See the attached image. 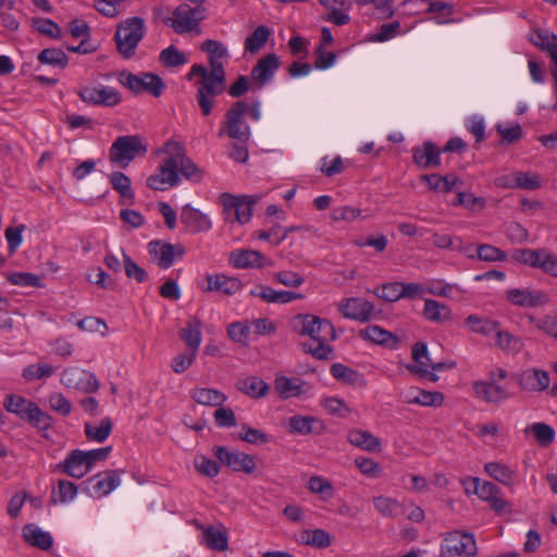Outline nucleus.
Wrapping results in <instances>:
<instances>
[{"mask_svg":"<svg viewBox=\"0 0 557 557\" xmlns=\"http://www.w3.org/2000/svg\"><path fill=\"white\" fill-rule=\"evenodd\" d=\"M200 49L208 53L210 69L202 64H194L186 78L193 81L194 77H199L195 82L197 87L195 98L202 116H209L216 103L215 97L226 89V72L220 60L228 57V52L222 42L213 39L205 40Z\"/></svg>","mask_w":557,"mask_h":557,"instance_id":"f257e3e1","label":"nucleus"},{"mask_svg":"<svg viewBox=\"0 0 557 557\" xmlns=\"http://www.w3.org/2000/svg\"><path fill=\"white\" fill-rule=\"evenodd\" d=\"M294 330L300 336H309L311 342L301 344L302 350L318 360L330 358L333 348L326 343L336 338L335 327L326 320L309 313H299L293 319Z\"/></svg>","mask_w":557,"mask_h":557,"instance_id":"f03ea898","label":"nucleus"},{"mask_svg":"<svg viewBox=\"0 0 557 557\" xmlns=\"http://www.w3.org/2000/svg\"><path fill=\"white\" fill-rule=\"evenodd\" d=\"M148 145L139 135H124L115 138L109 148V161L119 168H127L136 158L145 157Z\"/></svg>","mask_w":557,"mask_h":557,"instance_id":"7ed1b4c3","label":"nucleus"},{"mask_svg":"<svg viewBox=\"0 0 557 557\" xmlns=\"http://www.w3.org/2000/svg\"><path fill=\"white\" fill-rule=\"evenodd\" d=\"M144 36L145 21L143 17L134 16L122 21L114 34L117 52L124 59H131Z\"/></svg>","mask_w":557,"mask_h":557,"instance_id":"20e7f679","label":"nucleus"},{"mask_svg":"<svg viewBox=\"0 0 557 557\" xmlns=\"http://www.w3.org/2000/svg\"><path fill=\"white\" fill-rule=\"evenodd\" d=\"M247 102L238 100L225 112V120L222 122L219 136L227 135L240 144H246L250 139V127L246 122L245 114L248 112Z\"/></svg>","mask_w":557,"mask_h":557,"instance_id":"39448f33","label":"nucleus"},{"mask_svg":"<svg viewBox=\"0 0 557 557\" xmlns=\"http://www.w3.org/2000/svg\"><path fill=\"white\" fill-rule=\"evenodd\" d=\"M119 82L135 95L146 91L153 97H160L165 89L163 79L153 73L145 72L136 75L132 72L123 71L120 74Z\"/></svg>","mask_w":557,"mask_h":557,"instance_id":"423d86ee","label":"nucleus"},{"mask_svg":"<svg viewBox=\"0 0 557 557\" xmlns=\"http://www.w3.org/2000/svg\"><path fill=\"white\" fill-rule=\"evenodd\" d=\"M478 547L473 534L453 531L446 534L441 547V557H473Z\"/></svg>","mask_w":557,"mask_h":557,"instance_id":"0eeeda50","label":"nucleus"},{"mask_svg":"<svg viewBox=\"0 0 557 557\" xmlns=\"http://www.w3.org/2000/svg\"><path fill=\"white\" fill-rule=\"evenodd\" d=\"M203 8H195L187 3H182L173 11V18L165 17L163 23L174 29L177 34H184L196 29L199 22L203 18Z\"/></svg>","mask_w":557,"mask_h":557,"instance_id":"6e6552de","label":"nucleus"},{"mask_svg":"<svg viewBox=\"0 0 557 557\" xmlns=\"http://www.w3.org/2000/svg\"><path fill=\"white\" fill-rule=\"evenodd\" d=\"M148 251L152 261L160 269L165 270L172 267L175 258H183L185 247L182 244H171L154 239L148 244Z\"/></svg>","mask_w":557,"mask_h":557,"instance_id":"1a4fd4ad","label":"nucleus"},{"mask_svg":"<svg viewBox=\"0 0 557 557\" xmlns=\"http://www.w3.org/2000/svg\"><path fill=\"white\" fill-rule=\"evenodd\" d=\"M213 453L219 462L231 468L233 471H242L251 474L257 468L253 456L249 454L230 451L224 446H215Z\"/></svg>","mask_w":557,"mask_h":557,"instance_id":"9d476101","label":"nucleus"},{"mask_svg":"<svg viewBox=\"0 0 557 557\" xmlns=\"http://www.w3.org/2000/svg\"><path fill=\"white\" fill-rule=\"evenodd\" d=\"M61 382L66 387L79 389L87 394L96 393L100 386L94 373L79 369L64 370L61 375Z\"/></svg>","mask_w":557,"mask_h":557,"instance_id":"9b49d317","label":"nucleus"},{"mask_svg":"<svg viewBox=\"0 0 557 557\" xmlns=\"http://www.w3.org/2000/svg\"><path fill=\"white\" fill-rule=\"evenodd\" d=\"M79 98L88 104L114 107L122 100L117 90L101 86L100 88L85 86L77 91Z\"/></svg>","mask_w":557,"mask_h":557,"instance_id":"f8f14e48","label":"nucleus"},{"mask_svg":"<svg viewBox=\"0 0 557 557\" xmlns=\"http://www.w3.org/2000/svg\"><path fill=\"white\" fill-rule=\"evenodd\" d=\"M280 66L281 61L275 53L267 54L253 65L250 74L251 79L261 88L273 78Z\"/></svg>","mask_w":557,"mask_h":557,"instance_id":"ddd939ff","label":"nucleus"},{"mask_svg":"<svg viewBox=\"0 0 557 557\" xmlns=\"http://www.w3.org/2000/svg\"><path fill=\"white\" fill-rule=\"evenodd\" d=\"M506 298L515 306L528 308L541 307L548 302V296L543 292L519 288L508 289L506 292Z\"/></svg>","mask_w":557,"mask_h":557,"instance_id":"4468645a","label":"nucleus"},{"mask_svg":"<svg viewBox=\"0 0 557 557\" xmlns=\"http://www.w3.org/2000/svg\"><path fill=\"white\" fill-rule=\"evenodd\" d=\"M473 389L476 396L486 403L497 404L510 397V393L505 385L491 380L474 382Z\"/></svg>","mask_w":557,"mask_h":557,"instance_id":"2eb2a0df","label":"nucleus"},{"mask_svg":"<svg viewBox=\"0 0 557 557\" xmlns=\"http://www.w3.org/2000/svg\"><path fill=\"white\" fill-rule=\"evenodd\" d=\"M373 310V304L362 298H348L346 302L341 306V312L345 318L360 322L369 321Z\"/></svg>","mask_w":557,"mask_h":557,"instance_id":"dca6fc26","label":"nucleus"},{"mask_svg":"<svg viewBox=\"0 0 557 557\" xmlns=\"http://www.w3.org/2000/svg\"><path fill=\"white\" fill-rule=\"evenodd\" d=\"M518 384L523 391L541 392L548 387L549 375L544 370L528 369L519 374Z\"/></svg>","mask_w":557,"mask_h":557,"instance_id":"f3484780","label":"nucleus"},{"mask_svg":"<svg viewBox=\"0 0 557 557\" xmlns=\"http://www.w3.org/2000/svg\"><path fill=\"white\" fill-rule=\"evenodd\" d=\"M181 222L193 233L207 232L212 227L211 220L190 205L183 207Z\"/></svg>","mask_w":557,"mask_h":557,"instance_id":"a211bd4d","label":"nucleus"},{"mask_svg":"<svg viewBox=\"0 0 557 557\" xmlns=\"http://www.w3.org/2000/svg\"><path fill=\"white\" fill-rule=\"evenodd\" d=\"M359 336L368 342L381 345L391 349L398 347L399 338L392 332H388L377 325H369L359 331Z\"/></svg>","mask_w":557,"mask_h":557,"instance_id":"6ab92c4d","label":"nucleus"},{"mask_svg":"<svg viewBox=\"0 0 557 557\" xmlns=\"http://www.w3.org/2000/svg\"><path fill=\"white\" fill-rule=\"evenodd\" d=\"M286 429L292 434L308 435L311 433L320 434L324 426L315 417L296 414L288 419Z\"/></svg>","mask_w":557,"mask_h":557,"instance_id":"aec40b11","label":"nucleus"},{"mask_svg":"<svg viewBox=\"0 0 557 557\" xmlns=\"http://www.w3.org/2000/svg\"><path fill=\"white\" fill-rule=\"evenodd\" d=\"M413 162L423 169L437 168L441 164V151L432 141H424L423 147L412 149Z\"/></svg>","mask_w":557,"mask_h":557,"instance_id":"412c9836","label":"nucleus"},{"mask_svg":"<svg viewBox=\"0 0 557 557\" xmlns=\"http://www.w3.org/2000/svg\"><path fill=\"white\" fill-rule=\"evenodd\" d=\"M57 469L75 479H81L89 472L81 449L72 450L63 462L57 465Z\"/></svg>","mask_w":557,"mask_h":557,"instance_id":"4be33fe9","label":"nucleus"},{"mask_svg":"<svg viewBox=\"0 0 557 557\" xmlns=\"http://www.w3.org/2000/svg\"><path fill=\"white\" fill-rule=\"evenodd\" d=\"M264 256L258 250L238 249L230 255V263L237 269L262 268Z\"/></svg>","mask_w":557,"mask_h":557,"instance_id":"5701e85b","label":"nucleus"},{"mask_svg":"<svg viewBox=\"0 0 557 557\" xmlns=\"http://www.w3.org/2000/svg\"><path fill=\"white\" fill-rule=\"evenodd\" d=\"M529 40L542 51L547 52L553 63L557 65V35L539 28L531 33Z\"/></svg>","mask_w":557,"mask_h":557,"instance_id":"b1692460","label":"nucleus"},{"mask_svg":"<svg viewBox=\"0 0 557 557\" xmlns=\"http://www.w3.org/2000/svg\"><path fill=\"white\" fill-rule=\"evenodd\" d=\"M348 442L369 453H379L382 449L380 438L374 436L371 432L361 429H354L348 432Z\"/></svg>","mask_w":557,"mask_h":557,"instance_id":"393cba45","label":"nucleus"},{"mask_svg":"<svg viewBox=\"0 0 557 557\" xmlns=\"http://www.w3.org/2000/svg\"><path fill=\"white\" fill-rule=\"evenodd\" d=\"M330 373L337 381L352 387L363 388L367 386V380L363 374L343 363H333L331 366Z\"/></svg>","mask_w":557,"mask_h":557,"instance_id":"a878e982","label":"nucleus"},{"mask_svg":"<svg viewBox=\"0 0 557 557\" xmlns=\"http://www.w3.org/2000/svg\"><path fill=\"white\" fill-rule=\"evenodd\" d=\"M420 180L421 182L426 183L430 189L442 193L453 191L462 185V182L455 174H448L445 176L436 173L425 174L422 175Z\"/></svg>","mask_w":557,"mask_h":557,"instance_id":"bb28decb","label":"nucleus"},{"mask_svg":"<svg viewBox=\"0 0 557 557\" xmlns=\"http://www.w3.org/2000/svg\"><path fill=\"white\" fill-rule=\"evenodd\" d=\"M207 292H221L225 295H234L242 288V282L237 277L226 276L224 274L208 275Z\"/></svg>","mask_w":557,"mask_h":557,"instance_id":"cd10ccee","label":"nucleus"},{"mask_svg":"<svg viewBox=\"0 0 557 557\" xmlns=\"http://www.w3.org/2000/svg\"><path fill=\"white\" fill-rule=\"evenodd\" d=\"M236 388L250 398H261L269 393V385L259 376H248L236 381Z\"/></svg>","mask_w":557,"mask_h":557,"instance_id":"c85d7f7f","label":"nucleus"},{"mask_svg":"<svg viewBox=\"0 0 557 557\" xmlns=\"http://www.w3.org/2000/svg\"><path fill=\"white\" fill-rule=\"evenodd\" d=\"M425 320L444 323L451 319V310L445 304H442L434 299H425L424 308L422 312Z\"/></svg>","mask_w":557,"mask_h":557,"instance_id":"c756f323","label":"nucleus"},{"mask_svg":"<svg viewBox=\"0 0 557 557\" xmlns=\"http://www.w3.org/2000/svg\"><path fill=\"white\" fill-rule=\"evenodd\" d=\"M34 401L28 400L20 395L10 394L4 398L3 406L7 411L16 414L20 419L27 421L29 411L35 407Z\"/></svg>","mask_w":557,"mask_h":557,"instance_id":"7c9ffc66","label":"nucleus"},{"mask_svg":"<svg viewBox=\"0 0 557 557\" xmlns=\"http://www.w3.org/2000/svg\"><path fill=\"white\" fill-rule=\"evenodd\" d=\"M23 537L27 544L42 550L51 548L53 544L52 536L48 532H45L33 524H27L23 528Z\"/></svg>","mask_w":557,"mask_h":557,"instance_id":"2f4dec72","label":"nucleus"},{"mask_svg":"<svg viewBox=\"0 0 557 557\" xmlns=\"http://www.w3.org/2000/svg\"><path fill=\"white\" fill-rule=\"evenodd\" d=\"M120 472V470H107L90 478V481L97 480L94 490L101 495H108L119 486Z\"/></svg>","mask_w":557,"mask_h":557,"instance_id":"473e14b6","label":"nucleus"},{"mask_svg":"<svg viewBox=\"0 0 557 557\" xmlns=\"http://www.w3.org/2000/svg\"><path fill=\"white\" fill-rule=\"evenodd\" d=\"M109 182L113 190H115L121 198L129 200L131 203L135 200V194L132 189L131 178L123 172L114 171L109 175Z\"/></svg>","mask_w":557,"mask_h":557,"instance_id":"72a5a7b5","label":"nucleus"},{"mask_svg":"<svg viewBox=\"0 0 557 557\" xmlns=\"http://www.w3.org/2000/svg\"><path fill=\"white\" fill-rule=\"evenodd\" d=\"M201 322L197 319H193L187 322V325L180 330L178 336L186 343L189 350H198L201 343Z\"/></svg>","mask_w":557,"mask_h":557,"instance_id":"f704fd0d","label":"nucleus"},{"mask_svg":"<svg viewBox=\"0 0 557 557\" xmlns=\"http://www.w3.org/2000/svg\"><path fill=\"white\" fill-rule=\"evenodd\" d=\"M304 382L300 379L278 376L274 381L275 391L282 398L299 396L302 393Z\"/></svg>","mask_w":557,"mask_h":557,"instance_id":"c9c22d12","label":"nucleus"},{"mask_svg":"<svg viewBox=\"0 0 557 557\" xmlns=\"http://www.w3.org/2000/svg\"><path fill=\"white\" fill-rule=\"evenodd\" d=\"M259 288H260V298L265 302L288 304L295 299L304 298V295H301V294L288 292V290L277 292L270 286H260Z\"/></svg>","mask_w":557,"mask_h":557,"instance_id":"e433bc0d","label":"nucleus"},{"mask_svg":"<svg viewBox=\"0 0 557 557\" xmlns=\"http://www.w3.org/2000/svg\"><path fill=\"white\" fill-rule=\"evenodd\" d=\"M205 544L208 548L218 552H224L228 548V537L224 530L212 525L203 530Z\"/></svg>","mask_w":557,"mask_h":557,"instance_id":"4c0bfd02","label":"nucleus"},{"mask_svg":"<svg viewBox=\"0 0 557 557\" xmlns=\"http://www.w3.org/2000/svg\"><path fill=\"white\" fill-rule=\"evenodd\" d=\"M466 325L470 326L473 333L488 336L499 327V322L491 320L486 317L470 314L465 320Z\"/></svg>","mask_w":557,"mask_h":557,"instance_id":"58836bf2","label":"nucleus"},{"mask_svg":"<svg viewBox=\"0 0 557 557\" xmlns=\"http://www.w3.org/2000/svg\"><path fill=\"white\" fill-rule=\"evenodd\" d=\"M190 397L200 405L213 407L221 406L226 399L223 393L213 388H195Z\"/></svg>","mask_w":557,"mask_h":557,"instance_id":"ea45409f","label":"nucleus"},{"mask_svg":"<svg viewBox=\"0 0 557 557\" xmlns=\"http://www.w3.org/2000/svg\"><path fill=\"white\" fill-rule=\"evenodd\" d=\"M113 428L112 420L109 417L100 421L99 426H95L89 422L84 425L87 440L103 443L111 434Z\"/></svg>","mask_w":557,"mask_h":557,"instance_id":"a19ab883","label":"nucleus"},{"mask_svg":"<svg viewBox=\"0 0 557 557\" xmlns=\"http://www.w3.org/2000/svg\"><path fill=\"white\" fill-rule=\"evenodd\" d=\"M37 59L41 64H48L59 69H65L69 63L67 55L59 48H46L39 52Z\"/></svg>","mask_w":557,"mask_h":557,"instance_id":"79ce46f5","label":"nucleus"},{"mask_svg":"<svg viewBox=\"0 0 557 557\" xmlns=\"http://www.w3.org/2000/svg\"><path fill=\"white\" fill-rule=\"evenodd\" d=\"M178 172L187 180L199 182L202 178V170L185 153H175Z\"/></svg>","mask_w":557,"mask_h":557,"instance_id":"37998d69","label":"nucleus"},{"mask_svg":"<svg viewBox=\"0 0 557 557\" xmlns=\"http://www.w3.org/2000/svg\"><path fill=\"white\" fill-rule=\"evenodd\" d=\"M78 487L75 483L66 480L58 481V491L53 490L51 494V503H67L75 498Z\"/></svg>","mask_w":557,"mask_h":557,"instance_id":"c03bdc74","label":"nucleus"},{"mask_svg":"<svg viewBox=\"0 0 557 557\" xmlns=\"http://www.w3.org/2000/svg\"><path fill=\"white\" fill-rule=\"evenodd\" d=\"M159 60L165 67H178L188 62L186 54L173 45L160 52Z\"/></svg>","mask_w":557,"mask_h":557,"instance_id":"a18cd8bd","label":"nucleus"},{"mask_svg":"<svg viewBox=\"0 0 557 557\" xmlns=\"http://www.w3.org/2000/svg\"><path fill=\"white\" fill-rule=\"evenodd\" d=\"M270 29L264 25L258 26L245 40V49L251 53L258 52L270 37Z\"/></svg>","mask_w":557,"mask_h":557,"instance_id":"49530a36","label":"nucleus"},{"mask_svg":"<svg viewBox=\"0 0 557 557\" xmlns=\"http://www.w3.org/2000/svg\"><path fill=\"white\" fill-rule=\"evenodd\" d=\"M485 471L496 481L510 485L515 481V472L506 465L498 462H488L485 465Z\"/></svg>","mask_w":557,"mask_h":557,"instance_id":"de8ad7c7","label":"nucleus"},{"mask_svg":"<svg viewBox=\"0 0 557 557\" xmlns=\"http://www.w3.org/2000/svg\"><path fill=\"white\" fill-rule=\"evenodd\" d=\"M32 27L52 39H60L62 37L60 26L50 18L33 17Z\"/></svg>","mask_w":557,"mask_h":557,"instance_id":"09e8293b","label":"nucleus"},{"mask_svg":"<svg viewBox=\"0 0 557 557\" xmlns=\"http://www.w3.org/2000/svg\"><path fill=\"white\" fill-rule=\"evenodd\" d=\"M467 484L473 485V493L485 502H490L496 494L500 493L498 486L494 483L481 482L478 478H469Z\"/></svg>","mask_w":557,"mask_h":557,"instance_id":"8fccbe9b","label":"nucleus"},{"mask_svg":"<svg viewBox=\"0 0 557 557\" xmlns=\"http://www.w3.org/2000/svg\"><path fill=\"white\" fill-rule=\"evenodd\" d=\"M482 261L494 262V261H504L507 258L505 251L499 248L492 246L490 244H482L476 247L475 255H469V258H474Z\"/></svg>","mask_w":557,"mask_h":557,"instance_id":"3c124183","label":"nucleus"},{"mask_svg":"<svg viewBox=\"0 0 557 557\" xmlns=\"http://www.w3.org/2000/svg\"><path fill=\"white\" fill-rule=\"evenodd\" d=\"M123 264L125 275L128 278L135 280L137 283H145L149 276L147 271L136 263L124 250H122Z\"/></svg>","mask_w":557,"mask_h":557,"instance_id":"603ef678","label":"nucleus"},{"mask_svg":"<svg viewBox=\"0 0 557 557\" xmlns=\"http://www.w3.org/2000/svg\"><path fill=\"white\" fill-rule=\"evenodd\" d=\"M158 172L164 177L170 186H176L180 183L178 168L175 154L165 158L158 168Z\"/></svg>","mask_w":557,"mask_h":557,"instance_id":"864d4df0","label":"nucleus"},{"mask_svg":"<svg viewBox=\"0 0 557 557\" xmlns=\"http://www.w3.org/2000/svg\"><path fill=\"white\" fill-rule=\"evenodd\" d=\"M301 540L307 545H311L318 548H325L331 545L330 534L322 529L304 531L301 534Z\"/></svg>","mask_w":557,"mask_h":557,"instance_id":"5fc2aeb1","label":"nucleus"},{"mask_svg":"<svg viewBox=\"0 0 557 557\" xmlns=\"http://www.w3.org/2000/svg\"><path fill=\"white\" fill-rule=\"evenodd\" d=\"M194 467L200 474L208 478H215L221 469L218 461L210 459L203 455L195 457Z\"/></svg>","mask_w":557,"mask_h":557,"instance_id":"6e6d98bb","label":"nucleus"},{"mask_svg":"<svg viewBox=\"0 0 557 557\" xmlns=\"http://www.w3.org/2000/svg\"><path fill=\"white\" fill-rule=\"evenodd\" d=\"M530 430L533 432L540 446L547 447L554 442L555 431L550 425L536 422L531 425ZM527 431H529V429H527Z\"/></svg>","mask_w":557,"mask_h":557,"instance_id":"4d7b16f0","label":"nucleus"},{"mask_svg":"<svg viewBox=\"0 0 557 557\" xmlns=\"http://www.w3.org/2000/svg\"><path fill=\"white\" fill-rule=\"evenodd\" d=\"M416 395L409 400V403L422 405V406H441L444 401V395L441 392H428L424 389H416Z\"/></svg>","mask_w":557,"mask_h":557,"instance_id":"13d9d810","label":"nucleus"},{"mask_svg":"<svg viewBox=\"0 0 557 557\" xmlns=\"http://www.w3.org/2000/svg\"><path fill=\"white\" fill-rule=\"evenodd\" d=\"M242 430L243 432L238 434V438L246 443L253 445H262L269 443L270 441V437L267 433L258 429L251 428L247 424H243Z\"/></svg>","mask_w":557,"mask_h":557,"instance_id":"bf43d9fd","label":"nucleus"},{"mask_svg":"<svg viewBox=\"0 0 557 557\" xmlns=\"http://www.w3.org/2000/svg\"><path fill=\"white\" fill-rule=\"evenodd\" d=\"M258 200L259 197L257 196H243V200L235 213L234 220L240 224L249 222L252 216V207Z\"/></svg>","mask_w":557,"mask_h":557,"instance_id":"052dcab7","label":"nucleus"},{"mask_svg":"<svg viewBox=\"0 0 557 557\" xmlns=\"http://www.w3.org/2000/svg\"><path fill=\"white\" fill-rule=\"evenodd\" d=\"M8 281L13 285L41 287V280L38 275L28 272H14L8 275Z\"/></svg>","mask_w":557,"mask_h":557,"instance_id":"680f3d73","label":"nucleus"},{"mask_svg":"<svg viewBox=\"0 0 557 557\" xmlns=\"http://www.w3.org/2000/svg\"><path fill=\"white\" fill-rule=\"evenodd\" d=\"M375 509L385 517L394 518L400 510L399 504L388 497L379 496L374 498Z\"/></svg>","mask_w":557,"mask_h":557,"instance_id":"e2e57ef3","label":"nucleus"},{"mask_svg":"<svg viewBox=\"0 0 557 557\" xmlns=\"http://www.w3.org/2000/svg\"><path fill=\"white\" fill-rule=\"evenodd\" d=\"M29 413L27 422L34 428L48 430L51 426L52 418L47 412H44L37 404L30 409Z\"/></svg>","mask_w":557,"mask_h":557,"instance_id":"0e129e2a","label":"nucleus"},{"mask_svg":"<svg viewBox=\"0 0 557 557\" xmlns=\"http://www.w3.org/2000/svg\"><path fill=\"white\" fill-rule=\"evenodd\" d=\"M517 188L535 190L541 187V180L537 174L530 172H515Z\"/></svg>","mask_w":557,"mask_h":557,"instance_id":"69168bd1","label":"nucleus"},{"mask_svg":"<svg viewBox=\"0 0 557 557\" xmlns=\"http://www.w3.org/2000/svg\"><path fill=\"white\" fill-rule=\"evenodd\" d=\"M25 228H26V226L24 224H20L15 227L10 226L5 230L4 235H5V239L8 242V248H9L10 255H13L16 251V249L18 248V246L22 244V240H23L22 233L24 232Z\"/></svg>","mask_w":557,"mask_h":557,"instance_id":"338daca9","label":"nucleus"},{"mask_svg":"<svg viewBox=\"0 0 557 557\" xmlns=\"http://www.w3.org/2000/svg\"><path fill=\"white\" fill-rule=\"evenodd\" d=\"M530 321L535 323L539 330L557 339V317L546 315L541 320H536L534 317H530Z\"/></svg>","mask_w":557,"mask_h":557,"instance_id":"774afa93","label":"nucleus"}]
</instances>
